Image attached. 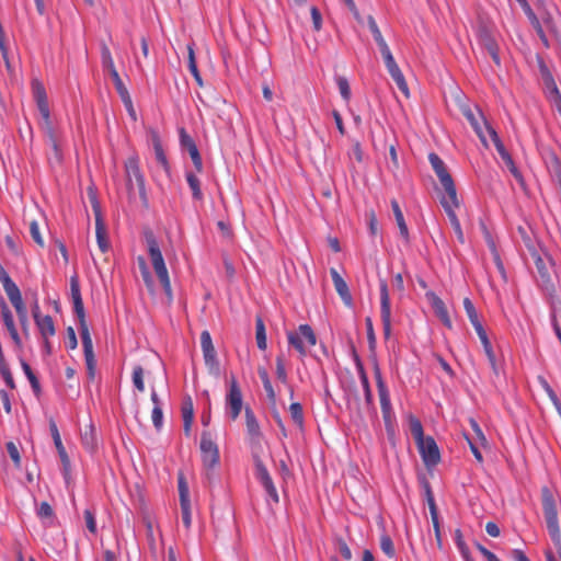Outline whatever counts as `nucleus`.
Listing matches in <instances>:
<instances>
[{"label":"nucleus","instance_id":"1","mask_svg":"<svg viewBox=\"0 0 561 561\" xmlns=\"http://www.w3.org/2000/svg\"><path fill=\"white\" fill-rule=\"evenodd\" d=\"M125 178H126V188L128 193L129 201H134L135 195V186L138 190L139 198L141 201V205L144 208H149V198L146 191V181L145 175L140 170L139 158L134 154L129 157L125 162Z\"/></svg>","mask_w":561,"mask_h":561},{"label":"nucleus","instance_id":"2","mask_svg":"<svg viewBox=\"0 0 561 561\" xmlns=\"http://www.w3.org/2000/svg\"><path fill=\"white\" fill-rule=\"evenodd\" d=\"M144 238L158 280H170L164 259L153 231L149 228L145 229Z\"/></svg>","mask_w":561,"mask_h":561},{"label":"nucleus","instance_id":"3","mask_svg":"<svg viewBox=\"0 0 561 561\" xmlns=\"http://www.w3.org/2000/svg\"><path fill=\"white\" fill-rule=\"evenodd\" d=\"M88 197L95 217V234L100 249L105 252L108 248L106 227L102 215V208L93 186L88 187Z\"/></svg>","mask_w":561,"mask_h":561},{"label":"nucleus","instance_id":"4","mask_svg":"<svg viewBox=\"0 0 561 561\" xmlns=\"http://www.w3.org/2000/svg\"><path fill=\"white\" fill-rule=\"evenodd\" d=\"M79 322V333L82 341L83 354L85 358L87 365V377L90 381L94 380L95 369H96V359L93 352V343L91 339V334L85 321V317L78 318Z\"/></svg>","mask_w":561,"mask_h":561},{"label":"nucleus","instance_id":"5","mask_svg":"<svg viewBox=\"0 0 561 561\" xmlns=\"http://www.w3.org/2000/svg\"><path fill=\"white\" fill-rule=\"evenodd\" d=\"M287 339L288 344L293 346L301 356L307 355V348L302 339L307 341L309 346H314L317 344V335L309 324H300L297 332H287Z\"/></svg>","mask_w":561,"mask_h":561},{"label":"nucleus","instance_id":"6","mask_svg":"<svg viewBox=\"0 0 561 561\" xmlns=\"http://www.w3.org/2000/svg\"><path fill=\"white\" fill-rule=\"evenodd\" d=\"M227 414L236 421L243 408L242 391L233 374L230 376L229 388L226 394Z\"/></svg>","mask_w":561,"mask_h":561},{"label":"nucleus","instance_id":"7","mask_svg":"<svg viewBox=\"0 0 561 561\" xmlns=\"http://www.w3.org/2000/svg\"><path fill=\"white\" fill-rule=\"evenodd\" d=\"M201 346L208 373L215 378H219L221 375L220 363L217 358L210 333L207 330L201 333Z\"/></svg>","mask_w":561,"mask_h":561},{"label":"nucleus","instance_id":"8","mask_svg":"<svg viewBox=\"0 0 561 561\" xmlns=\"http://www.w3.org/2000/svg\"><path fill=\"white\" fill-rule=\"evenodd\" d=\"M201 457L203 467H218L220 454L217 444L213 440L211 434L204 431L201 436Z\"/></svg>","mask_w":561,"mask_h":561},{"label":"nucleus","instance_id":"9","mask_svg":"<svg viewBox=\"0 0 561 561\" xmlns=\"http://www.w3.org/2000/svg\"><path fill=\"white\" fill-rule=\"evenodd\" d=\"M422 460L427 469L437 466L440 461L439 448L432 436L416 443Z\"/></svg>","mask_w":561,"mask_h":561},{"label":"nucleus","instance_id":"10","mask_svg":"<svg viewBox=\"0 0 561 561\" xmlns=\"http://www.w3.org/2000/svg\"><path fill=\"white\" fill-rule=\"evenodd\" d=\"M178 490L180 496L182 522L186 529H188L192 523L190 489L183 472H180L178 476Z\"/></svg>","mask_w":561,"mask_h":561},{"label":"nucleus","instance_id":"11","mask_svg":"<svg viewBox=\"0 0 561 561\" xmlns=\"http://www.w3.org/2000/svg\"><path fill=\"white\" fill-rule=\"evenodd\" d=\"M477 38L480 46L489 53L495 65L500 66L501 58L499 55V45L486 25H479L477 30Z\"/></svg>","mask_w":561,"mask_h":561},{"label":"nucleus","instance_id":"12","mask_svg":"<svg viewBox=\"0 0 561 561\" xmlns=\"http://www.w3.org/2000/svg\"><path fill=\"white\" fill-rule=\"evenodd\" d=\"M380 316L383 335L385 339L388 340L391 335V304L388 283H381L380 285Z\"/></svg>","mask_w":561,"mask_h":561},{"label":"nucleus","instance_id":"13","mask_svg":"<svg viewBox=\"0 0 561 561\" xmlns=\"http://www.w3.org/2000/svg\"><path fill=\"white\" fill-rule=\"evenodd\" d=\"M33 98L36 102L37 108L47 125L50 124V111L47 100V94L44 84L38 79H33L31 82Z\"/></svg>","mask_w":561,"mask_h":561},{"label":"nucleus","instance_id":"14","mask_svg":"<svg viewBox=\"0 0 561 561\" xmlns=\"http://www.w3.org/2000/svg\"><path fill=\"white\" fill-rule=\"evenodd\" d=\"M49 431L55 444V447L58 451L61 465H62V474L65 479L67 480L70 476V459L68 457V454L62 445L61 437L59 434V430L57 427V424L53 417L49 419Z\"/></svg>","mask_w":561,"mask_h":561},{"label":"nucleus","instance_id":"15","mask_svg":"<svg viewBox=\"0 0 561 561\" xmlns=\"http://www.w3.org/2000/svg\"><path fill=\"white\" fill-rule=\"evenodd\" d=\"M180 145L183 150H187L194 168L197 172H202L204 169L203 159L194 139L186 133L185 128H181L180 131Z\"/></svg>","mask_w":561,"mask_h":561},{"label":"nucleus","instance_id":"16","mask_svg":"<svg viewBox=\"0 0 561 561\" xmlns=\"http://www.w3.org/2000/svg\"><path fill=\"white\" fill-rule=\"evenodd\" d=\"M245 426L252 448L261 447L262 432L253 410L247 405L244 408Z\"/></svg>","mask_w":561,"mask_h":561},{"label":"nucleus","instance_id":"17","mask_svg":"<svg viewBox=\"0 0 561 561\" xmlns=\"http://www.w3.org/2000/svg\"><path fill=\"white\" fill-rule=\"evenodd\" d=\"M425 297L433 309L434 314L439 319L448 330L453 329V323L445 302L432 290L426 291Z\"/></svg>","mask_w":561,"mask_h":561},{"label":"nucleus","instance_id":"18","mask_svg":"<svg viewBox=\"0 0 561 561\" xmlns=\"http://www.w3.org/2000/svg\"><path fill=\"white\" fill-rule=\"evenodd\" d=\"M0 317L15 347L22 350V340L14 324L13 314L3 298H0Z\"/></svg>","mask_w":561,"mask_h":561},{"label":"nucleus","instance_id":"19","mask_svg":"<svg viewBox=\"0 0 561 561\" xmlns=\"http://www.w3.org/2000/svg\"><path fill=\"white\" fill-rule=\"evenodd\" d=\"M149 137H150V141H151V145H152V148L154 151L157 162L162 167V169L164 170L167 175L170 176L171 175V167L168 161L167 154L163 150L159 133L156 129L150 128Z\"/></svg>","mask_w":561,"mask_h":561},{"label":"nucleus","instance_id":"20","mask_svg":"<svg viewBox=\"0 0 561 561\" xmlns=\"http://www.w3.org/2000/svg\"><path fill=\"white\" fill-rule=\"evenodd\" d=\"M5 294L8 295L12 306L15 308L16 312L22 317V323L26 322V309L21 296L20 288L16 286V283H2Z\"/></svg>","mask_w":561,"mask_h":561},{"label":"nucleus","instance_id":"21","mask_svg":"<svg viewBox=\"0 0 561 561\" xmlns=\"http://www.w3.org/2000/svg\"><path fill=\"white\" fill-rule=\"evenodd\" d=\"M385 65L390 73L391 78L396 82L398 89L405 95L409 96V88L407 81L404 79L403 73L401 72L399 66L397 65L393 56L383 58Z\"/></svg>","mask_w":561,"mask_h":561},{"label":"nucleus","instance_id":"22","mask_svg":"<svg viewBox=\"0 0 561 561\" xmlns=\"http://www.w3.org/2000/svg\"><path fill=\"white\" fill-rule=\"evenodd\" d=\"M533 256L535 259V266L539 276L542 280H550L554 272V263L551 256L547 253L540 255L537 252H535Z\"/></svg>","mask_w":561,"mask_h":561},{"label":"nucleus","instance_id":"23","mask_svg":"<svg viewBox=\"0 0 561 561\" xmlns=\"http://www.w3.org/2000/svg\"><path fill=\"white\" fill-rule=\"evenodd\" d=\"M481 343H482V346H483V350H484V353L488 357V360H489V364L493 370V373L497 376L499 375V366H497V363H496V356H495V353L493 351V346L491 344V341L486 334V331L485 329L483 328V325H477V328L474 329Z\"/></svg>","mask_w":561,"mask_h":561},{"label":"nucleus","instance_id":"24","mask_svg":"<svg viewBox=\"0 0 561 561\" xmlns=\"http://www.w3.org/2000/svg\"><path fill=\"white\" fill-rule=\"evenodd\" d=\"M379 399H380L382 417H383V422H385V428H386L388 437L391 438L394 436L396 431H394V422H393L394 416L392 413L390 394L380 396Z\"/></svg>","mask_w":561,"mask_h":561},{"label":"nucleus","instance_id":"25","mask_svg":"<svg viewBox=\"0 0 561 561\" xmlns=\"http://www.w3.org/2000/svg\"><path fill=\"white\" fill-rule=\"evenodd\" d=\"M462 113H463L465 117L467 118V121L470 123L471 127L473 128V130L476 131L478 137L480 138L481 142L484 146H488L486 137L483 133L484 126L482 123V118H484V117H483L482 113L480 111H478V115H476L470 107H465L462 110Z\"/></svg>","mask_w":561,"mask_h":561},{"label":"nucleus","instance_id":"26","mask_svg":"<svg viewBox=\"0 0 561 561\" xmlns=\"http://www.w3.org/2000/svg\"><path fill=\"white\" fill-rule=\"evenodd\" d=\"M33 318L38 331L43 337L53 336L56 333L54 320L50 316L42 317L38 312V307L33 310Z\"/></svg>","mask_w":561,"mask_h":561},{"label":"nucleus","instance_id":"27","mask_svg":"<svg viewBox=\"0 0 561 561\" xmlns=\"http://www.w3.org/2000/svg\"><path fill=\"white\" fill-rule=\"evenodd\" d=\"M442 186L446 192V195L440 198L442 206L444 207V205H446L449 206L450 209L455 210V208L459 207V201L454 180L451 179L448 182L442 183Z\"/></svg>","mask_w":561,"mask_h":561},{"label":"nucleus","instance_id":"28","mask_svg":"<svg viewBox=\"0 0 561 561\" xmlns=\"http://www.w3.org/2000/svg\"><path fill=\"white\" fill-rule=\"evenodd\" d=\"M183 430L186 436L191 435V427L194 421V407L191 397H186L182 402Z\"/></svg>","mask_w":561,"mask_h":561},{"label":"nucleus","instance_id":"29","mask_svg":"<svg viewBox=\"0 0 561 561\" xmlns=\"http://www.w3.org/2000/svg\"><path fill=\"white\" fill-rule=\"evenodd\" d=\"M428 160H430V163H431L435 174L439 179L440 184L444 182H448L449 180L453 179L450 173L448 172L444 161L439 158L438 154H436L434 152L430 153Z\"/></svg>","mask_w":561,"mask_h":561},{"label":"nucleus","instance_id":"30","mask_svg":"<svg viewBox=\"0 0 561 561\" xmlns=\"http://www.w3.org/2000/svg\"><path fill=\"white\" fill-rule=\"evenodd\" d=\"M419 483L424 491V496H425V500L428 505L430 514L431 515L438 514V508H437V505H436V502L434 499L431 483L424 473L419 474Z\"/></svg>","mask_w":561,"mask_h":561},{"label":"nucleus","instance_id":"31","mask_svg":"<svg viewBox=\"0 0 561 561\" xmlns=\"http://www.w3.org/2000/svg\"><path fill=\"white\" fill-rule=\"evenodd\" d=\"M390 204H391V208H392V211L394 215V219L397 221V225H398V228L400 231V236L405 241V243H409L410 242L409 229L405 224L404 216L400 208V205L397 199H392Z\"/></svg>","mask_w":561,"mask_h":561},{"label":"nucleus","instance_id":"32","mask_svg":"<svg viewBox=\"0 0 561 561\" xmlns=\"http://www.w3.org/2000/svg\"><path fill=\"white\" fill-rule=\"evenodd\" d=\"M369 359L371 360V364H373V371H374V377L376 380L379 397L389 394L388 387L382 378V374H381V369H380V366L378 363L377 354L376 353L374 355L369 354Z\"/></svg>","mask_w":561,"mask_h":561},{"label":"nucleus","instance_id":"33","mask_svg":"<svg viewBox=\"0 0 561 561\" xmlns=\"http://www.w3.org/2000/svg\"><path fill=\"white\" fill-rule=\"evenodd\" d=\"M20 364H21V367H22L26 378L28 379V381L31 383L34 396L36 398H39L42 394V387H41L37 376L33 371L30 364L23 357H20Z\"/></svg>","mask_w":561,"mask_h":561},{"label":"nucleus","instance_id":"34","mask_svg":"<svg viewBox=\"0 0 561 561\" xmlns=\"http://www.w3.org/2000/svg\"><path fill=\"white\" fill-rule=\"evenodd\" d=\"M70 289L73 302V312L77 319L85 317L83 300L80 291V283H70Z\"/></svg>","mask_w":561,"mask_h":561},{"label":"nucleus","instance_id":"35","mask_svg":"<svg viewBox=\"0 0 561 561\" xmlns=\"http://www.w3.org/2000/svg\"><path fill=\"white\" fill-rule=\"evenodd\" d=\"M255 339L257 347L261 351H265L267 347L266 329L261 316H256L255 318Z\"/></svg>","mask_w":561,"mask_h":561},{"label":"nucleus","instance_id":"36","mask_svg":"<svg viewBox=\"0 0 561 561\" xmlns=\"http://www.w3.org/2000/svg\"><path fill=\"white\" fill-rule=\"evenodd\" d=\"M187 184L192 191V197L194 201H203L204 194L201 188L199 179L191 171L185 173Z\"/></svg>","mask_w":561,"mask_h":561},{"label":"nucleus","instance_id":"37","mask_svg":"<svg viewBox=\"0 0 561 561\" xmlns=\"http://www.w3.org/2000/svg\"><path fill=\"white\" fill-rule=\"evenodd\" d=\"M444 210L446 211L447 216H448V219L450 221V225L457 236V239L460 243H463L465 242V236H463V232H462V229H461V225H460V221L455 213L454 209H450L449 206H446L444 205Z\"/></svg>","mask_w":561,"mask_h":561},{"label":"nucleus","instance_id":"38","mask_svg":"<svg viewBox=\"0 0 561 561\" xmlns=\"http://www.w3.org/2000/svg\"><path fill=\"white\" fill-rule=\"evenodd\" d=\"M252 457H253V462H254V467H255L256 479L261 483L271 479V476H270L265 465L263 463L260 455L255 450L252 451Z\"/></svg>","mask_w":561,"mask_h":561},{"label":"nucleus","instance_id":"39","mask_svg":"<svg viewBox=\"0 0 561 561\" xmlns=\"http://www.w3.org/2000/svg\"><path fill=\"white\" fill-rule=\"evenodd\" d=\"M81 443L87 450L91 453L95 450L98 442L93 424H90L89 431H85L84 433L81 434Z\"/></svg>","mask_w":561,"mask_h":561},{"label":"nucleus","instance_id":"40","mask_svg":"<svg viewBox=\"0 0 561 561\" xmlns=\"http://www.w3.org/2000/svg\"><path fill=\"white\" fill-rule=\"evenodd\" d=\"M455 543L463 559V561H474L469 547L467 546L466 541L463 540L462 531L461 529L457 528L455 530Z\"/></svg>","mask_w":561,"mask_h":561},{"label":"nucleus","instance_id":"41","mask_svg":"<svg viewBox=\"0 0 561 561\" xmlns=\"http://www.w3.org/2000/svg\"><path fill=\"white\" fill-rule=\"evenodd\" d=\"M334 285L344 305L348 308H354V299L347 283H334Z\"/></svg>","mask_w":561,"mask_h":561},{"label":"nucleus","instance_id":"42","mask_svg":"<svg viewBox=\"0 0 561 561\" xmlns=\"http://www.w3.org/2000/svg\"><path fill=\"white\" fill-rule=\"evenodd\" d=\"M187 50H188V70L192 73V76L194 77L196 83L199 87H203L204 82H203V78H202V76L199 73V70L197 68L194 49H193V47L191 45H188L187 46Z\"/></svg>","mask_w":561,"mask_h":561},{"label":"nucleus","instance_id":"43","mask_svg":"<svg viewBox=\"0 0 561 561\" xmlns=\"http://www.w3.org/2000/svg\"><path fill=\"white\" fill-rule=\"evenodd\" d=\"M409 427L413 438L415 439V443L425 438L421 421L412 414L409 416Z\"/></svg>","mask_w":561,"mask_h":561},{"label":"nucleus","instance_id":"44","mask_svg":"<svg viewBox=\"0 0 561 561\" xmlns=\"http://www.w3.org/2000/svg\"><path fill=\"white\" fill-rule=\"evenodd\" d=\"M146 285L159 286L161 301L167 306H170L173 301V294L171 283H145Z\"/></svg>","mask_w":561,"mask_h":561},{"label":"nucleus","instance_id":"45","mask_svg":"<svg viewBox=\"0 0 561 561\" xmlns=\"http://www.w3.org/2000/svg\"><path fill=\"white\" fill-rule=\"evenodd\" d=\"M110 77L114 83L115 90L121 99H125V101H128L129 92L124 84L123 80L121 79L118 72L116 69H113L112 73H110Z\"/></svg>","mask_w":561,"mask_h":561},{"label":"nucleus","instance_id":"46","mask_svg":"<svg viewBox=\"0 0 561 561\" xmlns=\"http://www.w3.org/2000/svg\"><path fill=\"white\" fill-rule=\"evenodd\" d=\"M289 412H290V416H291L293 422L299 428H302L304 427V423H305V419H304V410H302L301 403L293 402L289 405Z\"/></svg>","mask_w":561,"mask_h":561},{"label":"nucleus","instance_id":"47","mask_svg":"<svg viewBox=\"0 0 561 561\" xmlns=\"http://www.w3.org/2000/svg\"><path fill=\"white\" fill-rule=\"evenodd\" d=\"M463 308L474 329L477 328V325H482L481 321L479 320L476 307L470 298L466 297L463 299Z\"/></svg>","mask_w":561,"mask_h":561},{"label":"nucleus","instance_id":"48","mask_svg":"<svg viewBox=\"0 0 561 561\" xmlns=\"http://www.w3.org/2000/svg\"><path fill=\"white\" fill-rule=\"evenodd\" d=\"M365 325H366V333H367V342H368V350L370 354L376 353V334L373 325V320L370 317H367L365 319Z\"/></svg>","mask_w":561,"mask_h":561},{"label":"nucleus","instance_id":"49","mask_svg":"<svg viewBox=\"0 0 561 561\" xmlns=\"http://www.w3.org/2000/svg\"><path fill=\"white\" fill-rule=\"evenodd\" d=\"M276 377L284 385H286L288 381L287 371L285 368V357L283 353L276 357Z\"/></svg>","mask_w":561,"mask_h":561},{"label":"nucleus","instance_id":"50","mask_svg":"<svg viewBox=\"0 0 561 561\" xmlns=\"http://www.w3.org/2000/svg\"><path fill=\"white\" fill-rule=\"evenodd\" d=\"M334 543H335L336 550L340 552L342 558L346 561H350L352 559L353 554H352V551H351L348 545L346 543V541L342 537L337 536L334 538Z\"/></svg>","mask_w":561,"mask_h":561},{"label":"nucleus","instance_id":"51","mask_svg":"<svg viewBox=\"0 0 561 561\" xmlns=\"http://www.w3.org/2000/svg\"><path fill=\"white\" fill-rule=\"evenodd\" d=\"M380 548L389 558L396 557V549L393 541L389 535H382L380 538Z\"/></svg>","mask_w":561,"mask_h":561},{"label":"nucleus","instance_id":"52","mask_svg":"<svg viewBox=\"0 0 561 561\" xmlns=\"http://www.w3.org/2000/svg\"><path fill=\"white\" fill-rule=\"evenodd\" d=\"M0 375L1 377L3 378L5 385L10 388V389H15L16 386H15V381L13 379V376H12V373H11V369L9 367V364L8 362H4L2 364H0Z\"/></svg>","mask_w":561,"mask_h":561},{"label":"nucleus","instance_id":"53","mask_svg":"<svg viewBox=\"0 0 561 561\" xmlns=\"http://www.w3.org/2000/svg\"><path fill=\"white\" fill-rule=\"evenodd\" d=\"M133 383L138 391L142 392L145 390L144 368L140 365L134 367Z\"/></svg>","mask_w":561,"mask_h":561},{"label":"nucleus","instance_id":"54","mask_svg":"<svg viewBox=\"0 0 561 561\" xmlns=\"http://www.w3.org/2000/svg\"><path fill=\"white\" fill-rule=\"evenodd\" d=\"M542 82L545 85V91H546V95H547L548 100L553 96H557L558 94H561L557 87L553 76L550 78L542 79Z\"/></svg>","mask_w":561,"mask_h":561},{"label":"nucleus","instance_id":"55","mask_svg":"<svg viewBox=\"0 0 561 561\" xmlns=\"http://www.w3.org/2000/svg\"><path fill=\"white\" fill-rule=\"evenodd\" d=\"M336 84L343 100L348 101L351 99V88L345 77H337Z\"/></svg>","mask_w":561,"mask_h":561},{"label":"nucleus","instance_id":"56","mask_svg":"<svg viewBox=\"0 0 561 561\" xmlns=\"http://www.w3.org/2000/svg\"><path fill=\"white\" fill-rule=\"evenodd\" d=\"M5 448H7V451H8L9 456H10V458L14 462V466L16 468H20V466H21V456H20L19 449L15 446V444L13 442H8L5 444Z\"/></svg>","mask_w":561,"mask_h":561},{"label":"nucleus","instance_id":"57","mask_svg":"<svg viewBox=\"0 0 561 561\" xmlns=\"http://www.w3.org/2000/svg\"><path fill=\"white\" fill-rule=\"evenodd\" d=\"M203 468L205 471V480H206L207 486L213 488L214 484H216L220 480L219 474L215 471L216 467H203Z\"/></svg>","mask_w":561,"mask_h":561},{"label":"nucleus","instance_id":"58","mask_svg":"<svg viewBox=\"0 0 561 561\" xmlns=\"http://www.w3.org/2000/svg\"><path fill=\"white\" fill-rule=\"evenodd\" d=\"M431 518H432V523H433V528H434V533H435V539H436L437 547H438V549H443V537H442V530H440L439 516H438V514L431 515Z\"/></svg>","mask_w":561,"mask_h":561},{"label":"nucleus","instance_id":"59","mask_svg":"<svg viewBox=\"0 0 561 561\" xmlns=\"http://www.w3.org/2000/svg\"><path fill=\"white\" fill-rule=\"evenodd\" d=\"M152 423L154 428L159 432L163 425V412L162 407H153L152 409Z\"/></svg>","mask_w":561,"mask_h":561},{"label":"nucleus","instance_id":"60","mask_svg":"<svg viewBox=\"0 0 561 561\" xmlns=\"http://www.w3.org/2000/svg\"><path fill=\"white\" fill-rule=\"evenodd\" d=\"M30 233H31V237H32V239L34 240V242L36 244H38L39 247H44V240H43L42 234L39 232L38 224L35 220H33L30 224Z\"/></svg>","mask_w":561,"mask_h":561},{"label":"nucleus","instance_id":"61","mask_svg":"<svg viewBox=\"0 0 561 561\" xmlns=\"http://www.w3.org/2000/svg\"><path fill=\"white\" fill-rule=\"evenodd\" d=\"M263 488L265 489L267 495L275 502L278 503V493L277 490L273 483L272 478L261 483Z\"/></svg>","mask_w":561,"mask_h":561},{"label":"nucleus","instance_id":"62","mask_svg":"<svg viewBox=\"0 0 561 561\" xmlns=\"http://www.w3.org/2000/svg\"><path fill=\"white\" fill-rule=\"evenodd\" d=\"M368 220V229L370 236L375 237L378 233V220L374 210L366 214Z\"/></svg>","mask_w":561,"mask_h":561},{"label":"nucleus","instance_id":"63","mask_svg":"<svg viewBox=\"0 0 561 561\" xmlns=\"http://www.w3.org/2000/svg\"><path fill=\"white\" fill-rule=\"evenodd\" d=\"M474 547L485 558L486 561H501L500 558L495 553H493L492 551L486 549L480 542L476 541Z\"/></svg>","mask_w":561,"mask_h":561},{"label":"nucleus","instance_id":"64","mask_svg":"<svg viewBox=\"0 0 561 561\" xmlns=\"http://www.w3.org/2000/svg\"><path fill=\"white\" fill-rule=\"evenodd\" d=\"M37 515L41 518H53L55 516L53 507L47 502H42L37 508Z\"/></svg>","mask_w":561,"mask_h":561}]
</instances>
